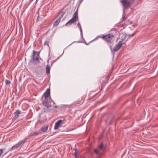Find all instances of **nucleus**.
Returning a JSON list of instances; mask_svg holds the SVG:
<instances>
[{
  "instance_id": "obj_24",
  "label": "nucleus",
  "mask_w": 158,
  "mask_h": 158,
  "mask_svg": "<svg viewBox=\"0 0 158 158\" xmlns=\"http://www.w3.org/2000/svg\"><path fill=\"white\" fill-rule=\"evenodd\" d=\"M111 73H110L108 74V75L106 76V78L107 79H109L110 78V77L111 76Z\"/></svg>"
},
{
  "instance_id": "obj_4",
  "label": "nucleus",
  "mask_w": 158,
  "mask_h": 158,
  "mask_svg": "<svg viewBox=\"0 0 158 158\" xmlns=\"http://www.w3.org/2000/svg\"><path fill=\"white\" fill-rule=\"evenodd\" d=\"M42 104L43 106L46 107L47 109L52 106L51 103L48 101V99H44L43 102Z\"/></svg>"
},
{
  "instance_id": "obj_20",
  "label": "nucleus",
  "mask_w": 158,
  "mask_h": 158,
  "mask_svg": "<svg viewBox=\"0 0 158 158\" xmlns=\"http://www.w3.org/2000/svg\"><path fill=\"white\" fill-rule=\"evenodd\" d=\"M49 42H50L49 40H47L46 41H45L44 42V45H47L48 46V47H49Z\"/></svg>"
},
{
  "instance_id": "obj_26",
  "label": "nucleus",
  "mask_w": 158,
  "mask_h": 158,
  "mask_svg": "<svg viewBox=\"0 0 158 158\" xmlns=\"http://www.w3.org/2000/svg\"><path fill=\"white\" fill-rule=\"evenodd\" d=\"M74 103H75V104H79L80 103V102L79 101H78L77 102H74Z\"/></svg>"
},
{
  "instance_id": "obj_31",
  "label": "nucleus",
  "mask_w": 158,
  "mask_h": 158,
  "mask_svg": "<svg viewBox=\"0 0 158 158\" xmlns=\"http://www.w3.org/2000/svg\"><path fill=\"white\" fill-rule=\"evenodd\" d=\"M129 23L130 24H131V23H132V22L131 21H130L129 22Z\"/></svg>"
},
{
  "instance_id": "obj_5",
  "label": "nucleus",
  "mask_w": 158,
  "mask_h": 158,
  "mask_svg": "<svg viewBox=\"0 0 158 158\" xmlns=\"http://www.w3.org/2000/svg\"><path fill=\"white\" fill-rule=\"evenodd\" d=\"M27 139L24 140H21L19 141V142L15 145L13 146L12 148H11V149H13L15 148H17L19 147L22 144H23L25 142L26 140Z\"/></svg>"
},
{
  "instance_id": "obj_2",
  "label": "nucleus",
  "mask_w": 158,
  "mask_h": 158,
  "mask_svg": "<svg viewBox=\"0 0 158 158\" xmlns=\"http://www.w3.org/2000/svg\"><path fill=\"white\" fill-rule=\"evenodd\" d=\"M114 37V35L112 34H109L106 35H103L102 36H99L95 39L98 38H102V39L107 43H110L111 42V40Z\"/></svg>"
},
{
  "instance_id": "obj_32",
  "label": "nucleus",
  "mask_w": 158,
  "mask_h": 158,
  "mask_svg": "<svg viewBox=\"0 0 158 158\" xmlns=\"http://www.w3.org/2000/svg\"><path fill=\"white\" fill-rule=\"evenodd\" d=\"M44 121H40V123H44Z\"/></svg>"
},
{
  "instance_id": "obj_17",
  "label": "nucleus",
  "mask_w": 158,
  "mask_h": 158,
  "mask_svg": "<svg viewBox=\"0 0 158 158\" xmlns=\"http://www.w3.org/2000/svg\"><path fill=\"white\" fill-rule=\"evenodd\" d=\"M94 153L98 156H100L102 154V152L99 151L98 148L95 149L94 151Z\"/></svg>"
},
{
  "instance_id": "obj_6",
  "label": "nucleus",
  "mask_w": 158,
  "mask_h": 158,
  "mask_svg": "<svg viewBox=\"0 0 158 158\" xmlns=\"http://www.w3.org/2000/svg\"><path fill=\"white\" fill-rule=\"evenodd\" d=\"M62 122V120H58L55 123L54 126V129L55 130L58 129L59 127H61V124Z\"/></svg>"
},
{
  "instance_id": "obj_36",
  "label": "nucleus",
  "mask_w": 158,
  "mask_h": 158,
  "mask_svg": "<svg viewBox=\"0 0 158 158\" xmlns=\"http://www.w3.org/2000/svg\"><path fill=\"white\" fill-rule=\"evenodd\" d=\"M52 102H53L54 103V102L53 101H52Z\"/></svg>"
},
{
  "instance_id": "obj_13",
  "label": "nucleus",
  "mask_w": 158,
  "mask_h": 158,
  "mask_svg": "<svg viewBox=\"0 0 158 158\" xmlns=\"http://www.w3.org/2000/svg\"><path fill=\"white\" fill-rule=\"evenodd\" d=\"M78 18V12L77 9V10L75 12L73 15V17L72 18V19H73V20H74L76 22L77 21V19Z\"/></svg>"
},
{
  "instance_id": "obj_11",
  "label": "nucleus",
  "mask_w": 158,
  "mask_h": 158,
  "mask_svg": "<svg viewBox=\"0 0 158 158\" xmlns=\"http://www.w3.org/2000/svg\"><path fill=\"white\" fill-rule=\"evenodd\" d=\"M102 152L105 149V147L102 143H101L97 148Z\"/></svg>"
},
{
  "instance_id": "obj_15",
  "label": "nucleus",
  "mask_w": 158,
  "mask_h": 158,
  "mask_svg": "<svg viewBox=\"0 0 158 158\" xmlns=\"http://www.w3.org/2000/svg\"><path fill=\"white\" fill-rule=\"evenodd\" d=\"M75 22H76V21L73 19H71L65 24V26H69Z\"/></svg>"
},
{
  "instance_id": "obj_19",
  "label": "nucleus",
  "mask_w": 158,
  "mask_h": 158,
  "mask_svg": "<svg viewBox=\"0 0 158 158\" xmlns=\"http://www.w3.org/2000/svg\"><path fill=\"white\" fill-rule=\"evenodd\" d=\"M38 135V133L37 132H31L29 134V136H31L33 135Z\"/></svg>"
},
{
  "instance_id": "obj_12",
  "label": "nucleus",
  "mask_w": 158,
  "mask_h": 158,
  "mask_svg": "<svg viewBox=\"0 0 158 158\" xmlns=\"http://www.w3.org/2000/svg\"><path fill=\"white\" fill-rule=\"evenodd\" d=\"M21 111L19 110H17L14 113L15 114L14 118H17L19 117V114L21 113Z\"/></svg>"
},
{
  "instance_id": "obj_33",
  "label": "nucleus",
  "mask_w": 158,
  "mask_h": 158,
  "mask_svg": "<svg viewBox=\"0 0 158 158\" xmlns=\"http://www.w3.org/2000/svg\"><path fill=\"white\" fill-rule=\"evenodd\" d=\"M85 44H86V45H88V44H87V43H86L85 42Z\"/></svg>"
},
{
  "instance_id": "obj_9",
  "label": "nucleus",
  "mask_w": 158,
  "mask_h": 158,
  "mask_svg": "<svg viewBox=\"0 0 158 158\" xmlns=\"http://www.w3.org/2000/svg\"><path fill=\"white\" fill-rule=\"evenodd\" d=\"M50 89H48L46 92L44 94V99H48V96L50 95Z\"/></svg>"
},
{
  "instance_id": "obj_7",
  "label": "nucleus",
  "mask_w": 158,
  "mask_h": 158,
  "mask_svg": "<svg viewBox=\"0 0 158 158\" xmlns=\"http://www.w3.org/2000/svg\"><path fill=\"white\" fill-rule=\"evenodd\" d=\"M63 17V15H61L53 23V26L54 27H56L58 26L60 22L61 18Z\"/></svg>"
},
{
  "instance_id": "obj_28",
  "label": "nucleus",
  "mask_w": 158,
  "mask_h": 158,
  "mask_svg": "<svg viewBox=\"0 0 158 158\" xmlns=\"http://www.w3.org/2000/svg\"><path fill=\"white\" fill-rule=\"evenodd\" d=\"M83 0H79V2L80 3H81L83 1Z\"/></svg>"
},
{
  "instance_id": "obj_27",
  "label": "nucleus",
  "mask_w": 158,
  "mask_h": 158,
  "mask_svg": "<svg viewBox=\"0 0 158 158\" xmlns=\"http://www.w3.org/2000/svg\"><path fill=\"white\" fill-rule=\"evenodd\" d=\"M58 59V58L56 60H54L52 61V63H54L56 62V61ZM52 65V64H51V65Z\"/></svg>"
},
{
  "instance_id": "obj_14",
  "label": "nucleus",
  "mask_w": 158,
  "mask_h": 158,
  "mask_svg": "<svg viewBox=\"0 0 158 158\" xmlns=\"http://www.w3.org/2000/svg\"><path fill=\"white\" fill-rule=\"evenodd\" d=\"M48 125H44L41 128V131L43 132H45L46 131L48 130Z\"/></svg>"
},
{
  "instance_id": "obj_1",
  "label": "nucleus",
  "mask_w": 158,
  "mask_h": 158,
  "mask_svg": "<svg viewBox=\"0 0 158 158\" xmlns=\"http://www.w3.org/2000/svg\"><path fill=\"white\" fill-rule=\"evenodd\" d=\"M135 0H121L120 2L124 9H127L134 3Z\"/></svg>"
},
{
  "instance_id": "obj_3",
  "label": "nucleus",
  "mask_w": 158,
  "mask_h": 158,
  "mask_svg": "<svg viewBox=\"0 0 158 158\" xmlns=\"http://www.w3.org/2000/svg\"><path fill=\"white\" fill-rule=\"evenodd\" d=\"M40 51L39 52H36L35 50L33 51V53L31 57L32 60L35 61V64H38L40 62V61L39 59L40 57Z\"/></svg>"
},
{
  "instance_id": "obj_18",
  "label": "nucleus",
  "mask_w": 158,
  "mask_h": 158,
  "mask_svg": "<svg viewBox=\"0 0 158 158\" xmlns=\"http://www.w3.org/2000/svg\"><path fill=\"white\" fill-rule=\"evenodd\" d=\"M50 66L48 64L46 67V73L47 74H49L50 73Z\"/></svg>"
},
{
  "instance_id": "obj_8",
  "label": "nucleus",
  "mask_w": 158,
  "mask_h": 158,
  "mask_svg": "<svg viewBox=\"0 0 158 158\" xmlns=\"http://www.w3.org/2000/svg\"><path fill=\"white\" fill-rule=\"evenodd\" d=\"M122 45L119 43L118 44H116L113 48V51L114 52H117L120 48Z\"/></svg>"
},
{
  "instance_id": "obj_34",
  "label": "nucleus",
  "mask_w": 158,
  "mask_h": 158,
  "mask_svg": "<svg viewBox=\"0 0 158 158\" xmlns=\"http://www.w3.org/2000/svg\"><path fill=\"white\" fill-rule=\"evenodd\" d=\"M78 43H81V42L78 41Z\"/></svg>"
},
{
  "instance_id": "obj_29",
  "label": "nucleus",
  "mask_w": 158,
  "mask_h": 158,
  "mask_svg": "<svg viewBox=\"0 0 158 158\" xmlns=\"http://www.w3.org/2000/svg\"><path fill=\"white\" fill-rule=\"evenodd\" d=\"M18 158H23V157L20 156H19Z\"/></svg>"
},
{
  "instance_id": "obj_25",
  "label": "nucleus",
  "mask_w": 158,
  "mask_h": 158,
  "mask_svg": "<svg viewBox=\"0 0 158 158\" xmlns=\"http://www.w3.org/2000/svg\"><path fill=\"white\" fill-rule=\"evenodd\" d=\"M135 34V33H132L131 35H128L129 37H131L132 36H133Z\"/></svg>"
},
{
  "instance_id": "obj_16",
  "label": "nucleus",
  "mask_w": 158,
  "mask_h": 158,
  "mask_svg": "<svg viewBox=\"0 0 158 158\" xmlns=\"http://www.w3.org/2000/svg\"><path fill=\"white\" fill-rule=\"evenodd\" d=\"M77 26H78V27L80 29L81 37L83 38L84 40L85 41V40L83 38V32H82V29L81 25L80 24L79 22L77 24Z\"/></svg>"
},
{
  "instance_id": "obj_37",
  "label": "nucleus",
  "mask_w": 158,
  "mask_h": 158,
  "mask_svg": "<svg viewBox=\"0 0 158 158\" xmlns=\"http://www.w3.org/2000/svg\"><path fill=\"white\" fill-rule=\"evenodd\" d=\"M110 48H111V46H110Z\"/></svg>"
},
{
  "instance_id": "obj_23",
  "label": "nucleus",
  "mask_w": 158,
  "mask_h": 158,
  "mask_svg": "<svg viewBox=\"0 0 158 158\" xmlns=\"http://www.w3.org/2000/svg\"><path fill=\"white\" fill-rule=\"evenodd\" d=\"M3 149H0V157L1 156V155L3 152Z\"/></svg>"
},
{
  "instance_id": "obj_21",
  "label": "nucleus",
  "mask_w": 158,
  "mask_h": 158,
  "mask_svg": "<svg viewBox=\"0 0 158 158\" xmlns=\"http://www.w3.org/2000/svg\"><path fill=\"white\" fill-rule=\"evenodd\" d=\"M78 152V150H77V149H76L75 150V152L74 153V155L75 156V158H77V154Z\"/></svg>"
},
{
  "instance_id": "obj_10",
  "label": "nucleus",
  "mask_w": 158,
  "mask_h": 158,
  "mask_svg": "<svg viewBox=\"0 0 158 158\" xmlns=\"http://www.w3.org/2000/svg\"><path fill=\"white\" fill-rule=\"evenodd\" d=\"M127 35L125 34H123V36H122L119 42V43L123 45L124 44L123 41H124L126 38Z\"/></svg>"
},
{
  "instance_id": "obj_30",
  "label": "nucleus",
  "mask_w": 158,
  "mask_h": 158,
  "mask_svg": "<svg viewBox=\"0 0 158 158\" xmlns=\"http://www.w3.org/2000/svg\"><path fill=\"white\" fill-rule=\"evenodd\" d=\"M34 81H35V82H36L38 84L39 83L37 82V81L35 80H34Z\"/></svg>"
},
{
  "instance_id": "obj_22",
  "label": "nucleus",
  "mask_w": 158,
  "mask_h": 158,
  "mask_svg": "<svg viewBox=\"0 0 158 158\" xmlns=\"http://www.w3.org/2000/svg\"><path fill=\"white\" fill-rule=\"evenodd\" d=\"M5 83L6 85H9L10 83V81L8 80H6Z\"/></svg>"
},
{
  "instance_id": "obj_35",
  "label": "nucleus",
  "mask_w": 158,
  "mask_h": 158,
  "mask_svg": "<svg viewBox=\"0 0 158 158\" xmlns=\"http://www.w3.org/2000/svg\"><path fill=\"white\" fill-rule=\"evenodd\" d=\"M55 107H57V106H54Z\"/></svg>"
}]
</instances>
